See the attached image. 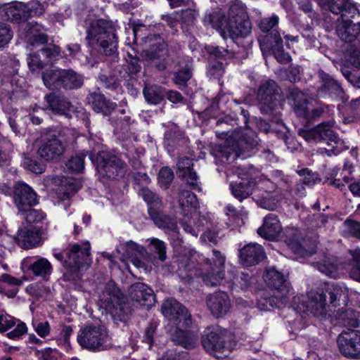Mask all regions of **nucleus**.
Listing matches in <instances>:
<instances>
[{"instance_id":"obj_1","label":"nucleus","mask_w":360,"mask_h":360,"mask_svg":"<svg viewBox=\"0 0 360 360\" xmlns=\"http://www.w3.org/2000/svg\"><path fill=\"white\" fill-rule=\"evenodd\" d=\"M66 256L63 264L65 271L63 275V280L68 283L69 287L81 290L83 272L89 267L91 261L89 244L84 247L78 244L73 245L66 251Z\"/></svg>"},{"instance_id":"obj_2","label":"nucleus","mask_w":360,"mask_h":360,"mask_svg":"<svg viewBox=\"0 0 360 360\" xmlns=\"http://www.w3.org/2000/svg\"><path fill=\"white\" fill-rule=\"evenodd\" d=\"M335 122L330 120L323 122L311 129H300L298 134L307 141L326 142L328 148L322 150L328 156L338 155L349 148L345 142L341 139L338 134L333 130Z\"/></svg>"},{"instance_id":"obj_3","label":"nucleus","mask_w":360,"mask_h":360,"mask_svg":"<svg viewBox=\"0 0 360 360\" xmlns=\"http://www.w3.org/2000/svg\"><path fill=\"white\" fill-rule=\"evenodd\" d=\"M86 39L106 56H114L117 52L118 38L115 27L110 21L98 19L91 22Z\"/></svg>"},{"instance_id":"obj_4","label":"nucleus","mask_w":360,"mask_h":360,"mask_svg":"<svg viewBox=\"0 0 360 360\" xmlns=\"http://www.w3.org/2000/svg\"><path fill=\"white\" fill-rule=\"evenodd\" d=\"M257 101L260 111L271 115L279 109L284 101V95L280 86L273 79L260 82L257 91Z\"/></svg>"},{"instance_id":"obj_5","label":"nucleus","mask_w":360,"mask_h":360,"mask_svg":"<svg viewBox=\"0 0 360 360\" xmlns=\"http://www.w3.org/2000/svg\"><path fill=\"white\" fill-rule=\"evenodd\" d=\"M44 85L52 90H72L80 88L83 77L72 69H49L42 73Z\"/></svg>"},{"instance_id":"obj_6","label":"nucleus","mask_w":360,"mask_h":360,"mask_svg":"<svg viewBox=\"0 0 360 360\" xmlns=\"http://www.w3.org/2000/svg\"><path fill=\"white\" fill-rule=\"evenodd\" d=\"M209 18L212 27L216 29L224 39L228 37L233 40L245 38L251 33L252 24L250 20L226 22L225 17L218 13H214Z\"/></svg>"},{"instance_id":"obj_7","label":"nucleus","mask_w":360,"mask_h":360,"mask_svg":"<svg viewBox=\"0 0 360 360\" xmlns=\"http://www.w3.org/2000/svg\"><path fill=\"white\" fill-rule=\"evenodd\" d=\"M77 342L82 348L93 352L105 350L110 345L107 330L94 325H86L79 330Z\"/></svg>"},{"instance_id":"obj_8","label":"nucleus","mask_w":360,"mask_h":360,"mask_svg":"<svg viewBox=\"0 0 360 360\" xmlns=\"http://www.w3.org/2000/svg\"><path fill=\"white\" fill-rule=\"evenodd\" d=\"M94 164L99 174L109 179H122L127 172V165L109 152H99Z\"/></svg>"},{"instance_id":"obj_9","label":"nucleus","mask_w":360,"mask_h":360,"mask_svg":"<svg viewBox=\"0 0 360 360\" xmlns=\"http://www.w3.org/2000/svg\"><path fill=\"white\" fill-rule=\"evenodd\" d=\"M59 136L60 133L52 130L44 132L41 135L37 150V154L41 158L46 161H53L58 160L63 155L65 146Z\"/></svg>"},{"instance_id":"obj_10","label":"nucleus","mask_w":360,"mask_h":360,"mask_svg":"<svg viewBox=\"0 0 360 360\" xmlns=\"http://www.w3.org/2000/svg\"><path fill=\"white\" fill-rule=\"evenodd\" d=\"M212 253V257L207 258L205 261L201 277L207 285L217 286L220 285L224 278L226 257L216 250H213Z\"/></svg>"},{"instance_id":"obj_11","label":"nucleus","mask_w":360,"mask_h":360,"mask_svg":"<svg viewBox=\"0 0 360 360\" xmlns=\"http://www.w3.org/2000/svg\"><path fill=\"white\" fill-rule=\"evenodd\" d=\"M161 311L173 326L189 327L192 323L191 315L180 302L173 298L166 300L162 304Z\"/></svg>"},{"instance_id":"obj_12","label":"nucleus","mask_w":360,"mask_h":360,"mask_svg":"<svg viewBox=\"0 0 360 360\" xmlns=\"http://www.w3.org/2000/svg\"><path fill=\"white\" fill-rule=\"evenodd\" d=\"M117 251L122 255L120 260L124 263L127 267L128 266L127 262L130 261L136 268L146 269L144 262L140 258L144 257L147 254V250L143 246L129 240L120 243Z\"/></svg>"},{"instance_id":"obj_13","label":"nucleus","mask_w":360,"mask_h":360,"mask_svg":"<svg viewBox=\"0 0 360 360\" xmlns=\"http://www.w3.org/2000/svg\"><path fill=\"white\" fill-rule=\"evenodd\" d=\"M226 332L219 328H209L202 337V345L210 353L229 352Z\"/></svg>"},{"instance_id":"obj_14","label":"nucleus","mask_w":360,"mask_h":360,"mask_svg":"<svg viewBox=\"0 0 360 360\" xmlns=\"http://www.w3.org/2000/svg\"><path fill=\"white\" fill-rule=\"evenodd\" d=\"M337 342L343 356L354 359H360V331L341 333Z\"/></svg>"},{"instance_id":"obj_15","label":"nucleus","mask_w":360,"mask_h":360,"mask_svg":"<svg viewBox=\"0 0 360 360\" xmlns=\"http://www.w3.org/2000/svg\"><path fill=\"white\" fill-rule=\"evenodd\" d=\"M319 4L332 13L339 15L338 19L359 17L360 12L352 0H319Z\"/></svg>"},{"instance_id":"obj_16","label":"nucleus","mask_w":360,"mask_h":360,"mask_svg":"<svg viewBox=\"0 0 360 360\" xmlns=\"http://www.w3.org/2000/svg\"><path fill=\"white\" fill-rule=\"evenodd\" d=\"M144 49L141 53L143 59L153 61L161 59L167 54V44L164 39L157 34H150L142 37Z\"/></svg>"},{"instance_id":"obj_17","label":"nucleus","mask_w":360,"mask_h":360,"mask_svg":"<svg viewBox=\"0 0 360 360\" xmlns=\"http://www.w3.org/2000/svg\"><path fill=\"white\" fill-rule=\"evenodd\" d=\"M47 233V224L40 228L23 227L18 230L16 241L19 246L25 249L35 248L41 244Z\"/></svg>"},{"instance_id":"obj_18","label":"nucleus","mask_w":360,"mask_h":360,"mask_svg":"<svg viewBox=\"0 0 360 360\" xmlns=\"http://www.w3.org/2000/svg\"><path fill=\"white\" fill-rule=\"evenodd\" d=\"M13 200L19 212L37 204V194L27 184L18 182L13 188Z\"/></svg>"},{"instance_id":"obj_19","label":"nucleus","mask_w":360,"mask_h":360,"mask_svg":"<svg viewBox=\"0 0 360 360\" xmlns=\"http://www.w3.org/2000/svg\"><path fill=\"white\" fill-rule=\"evenodd\" d=\"M353 19L356 18H345V19L340 18L336 20V34L343 41L352 43L355 41L359 36L360 22H354Z\"/></svg>"},{"instance_id":"obj_20","label":"nucleus","mask_w":360,"mask_h":360,"mask_svg":"<svg viewBox=\"0 0 360 360\" xmlns=\"http://www.w3.org/2000/svg\"><path fill=\"white\" fill-rule=\"evenodd\" d=\"M129 297L140 306L146 307L148 309L155 302L153 290L143 283L132 284L129 288Z\"/></svg>"},{"instance_id":"obj_21","label":"nucleus","mask_w":360,"mask_h":360,"mask_svg":"<svg viewBox=\"0 0 360 360\" xmlns=\"http://www.w3.org/2000/svg\"><path fill=\"white\" fill-rule=\"evenodd\" d=\"M186 328L182 327L181 325L175 326L168 324L167 331L169 333L171 340L176 345H181L185 349H193L197 345L198 337L193 332L183 330V328Z\"/></svg>"},{"instance_id":"obj_22","label":"nucleus","mask_w":360,"mask_h":360,"mask_svg":"<svg viewBox=\"0 0 360 360\" xmlns=\"http://www.w3.org/2000/svg\"><path fill=\"white\" fill-rule=\"evenodd\" d=\"M206 304L212 314L217 318L226 314L231 307L230 298L224 291L210 294L206 298Z\"/></svg>"},{"instance_id":"obj_23","label":"nucleus","mask_w":360,"mask_h":360,"mask_svg":"<svg viewBox=\"0 0 360 360\" xmlns=\"http://www.w3.org/2000/svg\"><path fill=\"white\" fill-rule=\"evenodd\" d=\"M283 231V227L278 217L273 213L268 214L263 224L257 230L258 234L267 240H276Z\"/></svg>"},{"instance_id":"obj_24","label":"nucleus","mask_w":360,"mask_h":360,"mask_svg":"<svg viewBox=\"0 0 360 360\" xmlns=\"http://www.w3.org/2000/svg\"><path fill=\"white\" fill-rule=\"evenodd\" d=\"M259 45L262 50L271 49L278 62L284 63L289 62L290 57L283 51V40L278 32H273L266 38V43L259 40Z\"/></svg>"},{"instance_id":"obj_25","label":"nucleus","mask_w":360,"mask_h":360,"mask_svg":"<svg viewBox=\"0 0 360 360\" xmlns=\"http://www.w3.org/2000/svg\"><path fill=\"white\" fill-rule=\"evenodd\" d=\"M264 279L269 288L277 290V293L290 294L292 290L290 283L281 272L274 268L266 271Z\"/></svg>"},{"instance_id":"obj_26","label":"nucleus","mask_w":360,"mask_h":360,"mask_svg":"<svg viewBox=\"0 0 360 360\" xmlns=\"http://www.w3.org/2000/svg\"><path fill=\"white\" fill-rule=\"evenodd\" d=\"M319 77L321 83L318 88L319 94H328L341 100L343 99L344 91L337 80L323 70L319 72Z\"/></svg>"},{"instance_id":"obj_27","label":"nucleus","mask_w":360,"mask_h":360,"mask_svg":"<svg viewBox=\"0 0 360 360\" xmlns=\"http://www.w3.org/2000/svg\"><path fill=\"white\" fill-rule=\"evenodd\" d=\"M288 99L292 101L293 110L297 116L307 120L311 108L306 95L297 88H292L289 91Z\"/></svg>"},{"instance_id":"obj_28","label":"nucleus","mask_w":360,"mask_h":360,"mask_svg":"<svg viewBox=\"0 0 360 360\" xmlns=\"http://www.w3.org/2000/svg\"><path fill=\"white\" fill-rule=\"evenodd\" d=\"M285 238L288 245L295 254L304 256L311 255L315 251L314 248L311 250L307 249V240L300 237V231L297 229L286 230Z\"/></svg>"},{"instance_id":"obj_29","label":"nucleus","mask_w":360,"mask_h":360,"mask_svg":"<svg viewBox=\"0 0 360 360\" xmlns=\"http://www.w3.org/2000/svg\"><path fill=\"white\" fill-rule=\"evenodd\" d=\"M28 13L25 11V4L13 2L0 8V15L3 20L14 22L25 21L28 18Z\"/></svg>"},{"instance_id":"obj_30","label":"nucleus","mask_w":360,"mask_h":360,"mask_svg":"<svg viewBox=\"0 0 360 360\" xmlns=\"http://www.w3.org/2000/svg\"><path fill=\"white\" fill-rule=\"evenodd\" d=\"M307 309L314 316L320 319L326 317V295L323 292H310L307 302Z\"/></svg>"},{"instance_id":"obj_31","label":"nucleus","mask_w":360,"mask_h":360,"mask_svg":"<svg viewBox=\"0 0 360 360\" xmlns=\"http://www.w3.org/2000/svg\"><path fill=\"white\" fill-rule=\"evenodd\" d=\"M47 104L46 109L55 114L66 115L73 108L71 102L63 95L57 93H51L44 96Z\"/></svg>"},{"instance_id":"obj_32","label":"nucleus","mask_w":360,"mask_h":360,"mask_svg":"<svg viewBox=\"0 0 360 360\" xmlns=\"http://www.w3.org/2000/svg\"><path fill=\"white\" fill-rule=\"evenodd\" d=\"M240 262L246 266L258 264L264 258V252L262 245L250 243L240 250Z\"/></svg>"},{"instance_id":"obj_33","label":"nucleus","mask_w":360,"mask_h":360,"mask_svg":"<svg viewBox=\"0 0 360 360\" xmlns=\"http://www.w3.org/2000/svg\"><path fill=\"white\" fill-rule=\"evenodd\" d=\"M89 102L92 109L97 113H101L105 116H108L115 109L117 105L108 99L103 94L98 92H92L89 94Z\"/></svg>"},{"instance_id":"obj_34","label":"nucleus","mask_w":360,"mask_h":360,"mask_svg":"<svg viewBox=\"0 0 360 360\" xmlns=\"http://www.w3.org/2000/svg\"><path fill=\"white\" fill-rule=\"evenodd\" d=\"M120 291L114 283H108L99 295L101 307L107 311L112 309L120 299Z\"/></svg>"},{"instance_id":"obj_35","label":"nucleus","mask_w":360,"mask_h":360,"mask_svg":"<svg viewBox=\"0 0 360 360\" xmlns=\"http://www.w3.org/2000/svg\"><path fill=\"white\" fill-rule=\"evenodd\" d=\"M53 180L55 183L59 184V188H58L57 193L58 198L62 200L68 199L81 187L79 183L71 178H67L65 176H62L60 178V176H56L53 178Z\"/></svg>"},{"instance_id":"obj_36","label":"nucleus","mask_w":360,"mask_h":360,"mask_svg":"<svg viewBox=\"0 0 360 360\" xmlns=\"http://www.w3.org/2000/svg\"><path fill=\"white\" fill-rule=\"evenodd\" d=\"M289 295L277 293V290H276L272 295L261 297L257 301V307L264 311H269L271 308H281L288 302Z\"/></svg>"},{"instance_id":"obj_37","label":"nucleus","mask_w":360,"mask_h":360,"mask_svg":"<svg viewBox=\"0 0 360 360\" xmlns=\"http://www.w3.org/2000/svg\"><path fill=\"white\" fill-rule=\"evenodd\" d=\"M231 141L228 140L224 145H219L214 148L212 153L222 163L231 162L234 161L239 155V150L232 143Z\"/></svg>"},{"instance_id":"obj_38","label":"nucleus","mask_w":360,"mask_h":360,"mask_svg":"<svg viewBox=\"0 0 360 360\" xmlns=\"http://www.w3.org/2000/svg\"><path fill=\"white\" fill-rule=\"evenodd\" d=\"M148 214L151 219L159 228L178 233V227L174 218L160 213L154 207L148 208Z\"/></svg>"},{"instance_id":"obj_39","label":"nucleus","mask_w":360,"mask_h":360,"mask_svg":"<svg viewBox=\"0 0 360 360\" xmlns=\"http://www.w3.org/2000/svg\"><path fill=\"white\" fill-rule=\"evenodd\" d=\"M178 202L184 216H188L198 207V201L194 193L184 188H180Z\"/></svg>"},{"instance_id":"obj_40","label":"nucleus","mask_w":360,"mask_h":360,"mask_svg":"<svg viewBox=\"0 0 360 360\" xmlns=\"http://www.w3.org/2000/svg\"><path fill=\"white\" fill-rule=\"evenodd\" d=\"M330 304L333 307H339L343 309L349 301V289L341 285H335L329 291Z\"/></svg>"},{"instance_id":"obj_41","label":"nucleus","mask_w":360,"mask_h":360,"mask_svg":"<svg viewBox=\"0 0 360 360\" xmlns=\"http://www.w3.org/2000/svg\"><path fill=\"white\" fill-rule=\"evenodd\" d=\"M35 276L41 277L44 281H48L53 272L51 262L44 257H39L28 266Z\"/></svg>"},{"instance_id":"obj_42","label":"nucleus","mask_w":360,"mask_h":360,"mask_svg":"<svg viewBox=\"0 0 360 360\" xmlns=\"http://www.w3.org/2000/svg\"><path fill=\"white\" fill-rule=\"evenodd\" d=\"M22 281L10 274H4L0 276V292L6 295L8 297H14Z\"/></svg>"},{"instance_id":"obj_43","label":"nucleus","mask_w":360,"mask_h":360,"mask_svg":"<svg viewBox=\"0 0 360 360\" xmlns=\"http://www.w3.org/2000/svg\"><path fill=\"white\" fill-rule=\"evenodd\" d=\"M281 198L279 191L274 190L264 191L255 201L258 206L263 209L275 210L278 207Z\"/></svg>"},{"instance_id":"obj_44","label":"nucleus","mask_w":360,"mask_h":360,"mask_svg":"<svg viewBox=\"0 0 360 360\" xmlns=\"http://www.w3.org/2000/svg\"><path fill=\"white\" fill-rule=\"evenodd\" d=\"M143 94L146 101L153 105L160 103L165 96L163 89L155 84H146L143 90Z\"/></svg>"},{"instance_id":"obj_45","label":"nucleus","mask_w":360,"mask_h":360,"mask_svg":"<svg viewBox=\"0 0 360 360\" xmlns=\"http://www.w3.org/2000/svg\"><path fill=\"white\" fill-rule=\"evenodd\" d=\"M312 265L320 272L331 278H336L338 276V264L333 258L325 257L321 260L312 263Z\"/></svg>"},{"instance_id":"obj_46","label":"nucleus","mask_w":360,"mask_h":360,"mask_svg":"<svg viewBox=\"0 0 360 360\" xmlns=\"http://www.w3.org/2000/svg\"><path fill=\"white\" fill-rule=\"evenodd\" d=\"M252 185L253 182L248 180L247 181L231 183L230 187L233 195L242 201L252 194Z\"/></svg>"},{"instance_id":"obj_47","label":"nucleus","mask_w":360,"mask_h":360,"mask_svg":"<svg viewBox=\"0 0 360 360\" xmlns=\"http://www.w3.org/2000/svg\"><path fill=\"white\" fill-rule=\"evenodd\" d=\"M89 154V159L94 163V155L91 153L80 152L72 156L65 163V167L68 169L80 172L84 168V158Z\"/></svg>"},{"instance_id":"obj_48","label":"nucleus","mask_w":360,"mask_h":360,"mask_svg":"<svg viewBox=\"0 0 360 360\" xmlns=\"http://www.w3.org/2000/svg\"><path fill=\"white\" fill-rule=\"evenodd\" d=\"M250 20L246 7L240 1L233 3L229 9L226 22H233L239 20Z\"/></svg>"},{"instance_id":"obj_49","label":"nucleus","mask_w":360,"mask_h":360,"mask_svg":"<svg viewBox=\"0 0 360 360\" xmlns=\"http://www.w3.org/2000/svg\"><path fill=\"white\" fill-rule=\"evenodd\" d=\"M338 323L345 327L356 328L359 326V322L357 316L351 309L345 310H338L335 315Z\"/></svg>"},{"instance_id":"obj_50","label":"nucleus","mask_w":360,"mask_h":360,"mask_svg":"<svg viewBox=\"0 0 360 360\" xmlns=\"http://www.w3.org/2000/svg\"><path fill=\"white\" fill-rule=\"evenodd\" d=\"M349 252L352 256L348 265L349 276L360 283V249L349 250Z\"/></svg>"},{"instance_id":"obj_51","label":"nucleus","mask_w":360,"mask_h":360,"mask_svg":"<svg viewBox=\"0 0 360 360\" xmlns=\"http://www.w3.org/2000/svg\"><path fill=\"white\" fill-rule=\"evenodd\" d=\"M279 18L273 15L271 17H266L262 18L258 24L260 30L263 32L269 33L264 39H259L263 42L266 43V38L270 36L273 32H278L276 28L278 27Z\"/></svg>"},{"instance_id":"obj_52","label":"nucleus","mask_w":360,"mask_h":360,"mask_svg":"<svg viewBox=\"0 0 360 360\" xmlns=\"http://www.w3.org/2000/svg\"><path fill=\"white\" fill-rule=\"evenodd\" d=\"M257 145V141L248 134H243L236 141L235 144L236 148L239 150V154L245 151L253 150Z\"/></svg>"},{"instance_id":"obj_53","label":"nucleus","mask_w":360,"mask_h":360,"mask_svg":"<svg viewBox=\"0 0 360 360\" xmlns=\"http://www.w3.org/2000/svg\"><path fill=\"white\" fill-rule=\"evenodd\" d=\"M174 178V174L172 169L169 167H163L158 172V184L162 188L166 190L169 187Z\"/></svg>"},{"instance_id":"obj_54","label":"nucleus","mask_w":360,"mask_h":360,"mask_svg":"<svg viewBox=\"0 0 360 360\" xmlns=\"http://www.w3.org/2000/svg\"><path fill=\"white\" fill-rule=\"evenodd\" d=\"M139 195L142 196L143 199L150 204V207H154L156 210L162 207V200L156 193H153L148 188L143 187L140 191Z\"/></svg>"},{"instance_id":"obj_55","label":"nucleus","mask_w":360,"mask_h":360,"mask_svg":"<svg viewBox=\"0 0 360 360\" xmlns=\"http://www.w3.org/2000/svg\"><path fill=\"white\" fill-rule=\"evenodd\" d=\"M20 212L25 214L24 218L29 224L39 223L46 218V214L43 212L31 207Z\"/></svg>"},{"instance_id":"obj_56","label":"nucleus","mask_w":360,"mask_h":360,"mask_svg":"<svg viewBox=\"0 0 360 360\" xmlns=\"http://www.w3.org/2000/svg\"><path fill=\"white\" fill-rule=\"evenodd\" d=\"M25 11L28 13V18L31 16H39L45 11V8L42 4L37 0H32L25 4Z\"/></svg>"},{"instance_id":"obj_57","label":"nucleus","mask_w":360,"mask_h":360,"mask_svg":"<svg viewBox=\"0 0 360 360\" xmlns=\"http://www.w3.org/2000/svg\"><path fill=\"white\" fill-rule=\"evenodd\" d=\"M193 160L187 158H180L176 163V174L178 176H184L186 173L193 170Z\"/></svg>"},{"instance_id":"obj_58","label":"nucleus","mask_w":360,"mask_h":360,"mask_svg":"<svg viewBox=\"0 0 360 360\" xmlns=\"http://www.w3.org/2000/svg\"><path fill=\"white\" fill-rule=\"evenodd\" d=\"M41 51L48 62L55 61L61 58L60 49L55 44H49L41 49Z\"/></svg>"},{"instance_id":"obj_59","label":"nucleus","mask_w":360,"mask_h":360,"mask_svg":"<svg viewBox=\"0 0 360 360\" xmlns=\"http://www.w3.org/2000/svg\"><path fill=\"white\" fill-rule=\"evenodd\" d=\"M225 72V66L221 61H212L210 63L207 75L210 77L220 78Z\"/></svg>"},{"instance_id":"obj_60","label":"nucleus","mask_w":360,"mask_h":360,"mask_svg":"<svg viewBox=\"0 0 360 360\" xmlns=\"http://www.w3.org/2000/svg\"><path fill=\"white\" fill-rule=\"evenodd\" d=\"M192 72L190 68H185L174 73L173 81L179 86H184L191 78Z\"/></svg>"},{"instance_id":"obj_61","label":"nucleus","mask_w":360,"mask_h":360,"mask_svg":"<svg viewBox=\"0 0 360 360\" xmlns=\"http://www.w3.org/2000/svg\"><path fill=\"white\" fill-rule=\"evenodd\" d=\"M25 31V37L27 41L31 38L34 37V36L39 34L41 32H45V29L43 25L36 22H31L26 24Z\"/></svg>"},{"instance_id":"obj_62","label":"nucleus","mask_w":360,"mask_h":360,"mask_svg":"<svg viewBox=\"0 0 360 360\" xmlns=\"http://www.w3.org/2000/svg\"><path fill=\"white\" fill-rule=\"evenodd\" d=\"M150 245L153 248L155 252L158 255V259L161 262L166 259V246L163 241L157 238H153Z\"/></svg>"},{"instance_id":"obj_63","label":"nucleus","mask_w":360,"mask_h":360,"mask_svg":"<svg viewBox=\"0 0 360 360\" xmlns=\"http://www.w3.org/2000/svg\"><path fill=\"white\" fill-rule=\"evenodd\" d=\"M184 181H186V184L193 190H196L198 191H201V188L200 186V183L198 181V176L196 172L193 170L186 173L185 176H179Z\"/></svg>"},{"instance_id":"obj_64","label":"nucleus","mask_w":360,"mask_h":360,"mask_svg":"<svg viewBox=\"0 0 360 360\" xmlns=\"http://www.w3.org/2000/svg\"><path fill=\"white\" fill-rule=\"evenodd\" d=\"M345 223L347 225V233L349 236L360 240V222L346 220Z\"/></svg>"}]
</instances>
